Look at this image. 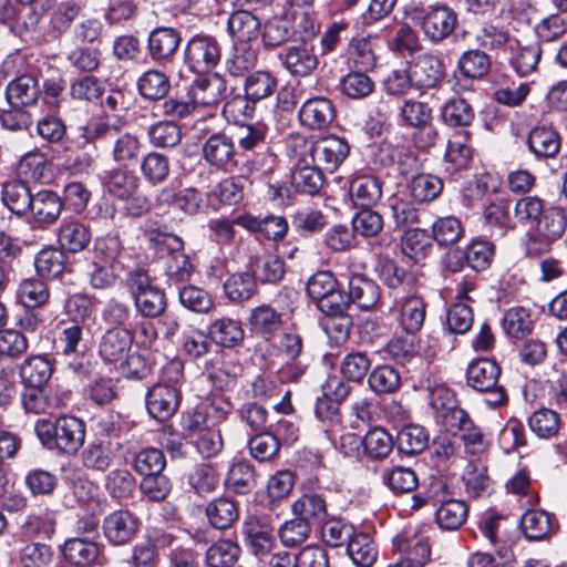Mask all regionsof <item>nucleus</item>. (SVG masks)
Listing matches in <instances>:
<instances>
[{"instance_id":"nucleus-49","label":"nucleus","mask_w":567,"mask_h":567,"mask_svg":"<svg viewBox=\"0 0 567 567\" xmlns=\"http://www.w3.org/2000/svg\"><path fill=\"white\" fill-rule=\"evenodd\" d=\"M80 458L85 468L105 472L112 464L113 453L110 444L102 441H93L82 450Z\"/></svg>"},{"instance_id":"nucleus-57","label":"nucleus","mask_w":567,"mask_h":567,"mask_svg":"<svg viewBox=\"0 0 567 567\" xmlns=\"http://www.w3.org/2000/svg\"><path fill=\"white\" fill-rule=\"evenodd\" d=\"M347 550L353 563L360 567H370L377 559V549L369 535L355 533L347 544Z\"/></svg>"},{"instance_id":"nucleus-3","label":"nucleus","mask_w":567,"mask_h":567,"mask_svg":"<svg viewBox=\"0 0 567 567\" xmlns=\"http://www.w3.org/2000/svg\"><path fill=\"white\" fill-rule=\"evenodd\" d=\"M481 535L495 547L499 563L487 553H475L468 559V567H498L511 565L515 555L513 545L516 542L515 533H511L506 526V520L499 515H491L480 523Z\"/></svg>"},{"instance_id":"nucleus-19","label":"nucleus","mask_w":567,"mask_h":567,"mask_svg":"<svg viewBox=\"0 0 567 567\" xmlns=\"http://www.w3.org/2000/svg\"><path fill=\"white\" fill-rule=\"evenodd\" d=\"M526 145L536 159L555 158L561 147V137L550 126H535L527 135Z\"/></svg>"},{"instance_id":"nucleus-34","label":"nucleus","mask_w":567,"mask_h":567,"mask_svg":"<svg viewBox=\"0 0 567 567\" xmlns=\"http://www.w3.org/2000/svg\"><path fill=\"white\" fill-rule=\"evenodd\" d=\"M102 181L107 193L118 199H128L138 187L137 177L132 172L123 168L105 172Z\"/></svg>"},{"instance_id":"nucleus-35","label":"nucleus","mask_w":567,"mask_h":567,"mask_svg":"<svg viewBox=\"0 0 567 567\" xmlns=\"http://www.w3.org/2000/svg\"><path fill=\"white\" fill-rule=\"evenodd\" d=\"M348 292L351 303L359 309L369 310L380 298V288L373 281L362 276H352L348 281Z\"/></svg>"},{"instance_id":"nucleus-46","label":"nucleus","mask_w":567,"mask_h":567,"mask_svg":"<svg viewBox=\"0 0 567 567\" xmlns=\"http://www.w3.org/2000/svg\"><path fill=\"white\" fill-rule=\"evenodd\" d=\"M1 198L3 204L14 214L22 215L29 210L32 205L33 196L28 186L20 181L6 183L2 189Z\"/></svg>"},{"instance_id":"nucleus-55","label":"nucleus","mask_w":567,"mask_h":567,"mask_svg":"<svg viewBox=\"0 0 567 567\" xmlns=\"http://www.w3.org/2000/svg\"><path fill=\"white\" fill-rule=\"evenodd\" d=\"M169 159L164 154L151 152L141 162V173L144 179L157 185L166 181L169 174Z\"/></svg>"},{"instance_id":"nucleus-13","label":"nucleus","mask_w":567,"mask_h":567,"mask_svg":"<svg viewBox=\"0 0 567 567\" xmlns=\"http://www.w3.org/2000/svg\"><path fill=\"white\" fill-rule=\"evenodd\" d=\"M409 71L413 86L417 89L436 87L445 76L443 62L430 53L417 55L409 65Z\"/></svg>"},{"instance_id":"nucleus-9","label":"nucleus","mask_w":567,"mask_h":567,"mask_svg":"<svg viewBox=\"0 0 567 567\" xmlns=\"http://www.w3.org/2000/svg\"><path fill=\"white\" fill-rule=\"evenodd\" d=\"M221 47L216 38L196 34L190 38L184 51L186 65L195 73L202 74L213 70L220 61Z\"/></svg>"},{"instance_id":"nucleus-58","label":"nucleus","mask_w":567,"mask_h":567,"mask_svg":"<svg viewBox=\"0 0 567 567\" xmlns=\"http://www.w3.org/2000/svg\"><path fill=\"white\" fill-rule=\"evenodd\" d=\"M443 185V181L435 175L419 174L411 181V196L419 203L432 202L442 193Z\"/></svg>"},{"instance_id":"nucleus-50","label":"nucleus","mask_w":567,"mask_h":567,"mask_svg":"<svg viewBox=\"0 0 567 567\" xmlns=\"http://www.w3.org/2000/svg\"><path fill=\"white\" fill-rule=\"evenodd\" d=\"M396 443L401 453L416 454L427 446L429 433L421 425L410 424L399 431Z\"/></svg>"},{"instance_id":"nucleus-36","label":"nucleus","mask_w":567,"mask_h":567,"mask_svg":"<svg viewBox=\"0 0 567 567\" xmlns=\"http://www.w3.org/2000/svg\"><path fill=\"white\" fill-rule=\"evenodd\" d=\"M51 362L43 355L28 357L20 367V378L25 386H43L52 375Z\"/></svg>"},{"instance_id":"nucleus-29","label":"nucleus","mask_w":567,"mask_h":567,"mask_svg":"<svg viewBox=\"0 0 567 567\" xmlns=\"http://www.w3.org/2000/svg\"><path fill=\"white\" fill-rule=\"evenodd\" d=\"M349 192L355 206L368 208L381 198V182L372 175L354 176L350 183Z\"/></svg>"},{"instance_id":"nucleus-45","label":"nucleus","mask_w":567,"mask_h":567,"mask_svg":"<svg viewBox=\"0 0 567 567\" xmlns=\"http://www.w3.org/2000/svg\"><path fill=\"white\" fill-rule=\"evenodd\" d=\"M502 328L512 338H524L533 330V320L529 311L520 306L507 309L502 319Z\"/></svg>"},{"instance_id":"nucleus-43","label":"nucleus","mask_w":567,"mask_h":567,"mask_svg":"<svg viewBox=\"0 0 567 567\" xmlns=\"http://www.w3.org/2000/svg\"><path fill=\"white\" fill-rule=\"evenodd\" d=\"M425 313L426 303L421 297L405 298L400 306V322L405 332H417L423 326Z\"/></svg>"},{"instance_id":"nucleus-14","label":"nucleus","mask_w":567,"mask_h":567,"mask_svg":"<svg viewBox=\"0 0 567 567\" xmlns=\"http://www.w3.org/2000/svg\"><path fill=\"white\" fill-rule=\"evenodd\" d=\"M145 401L148 414L163 422L177 411L178 391L174 385L157 383L147 391Z\"/></svg>"},{"instance_id":"nucleus-47","label":"nucleus","mask_w":567,"mask_h":567,"mask_svg":"<svg viewBox=\"0 0 567 567\" xmlns=\"http://www.w3.org/2000/svg\"><path fill=\"white\" fill-rule=\"evenodd\" d=\"M137 89L141 95L148 100H161L169 92L168 76L159 70H148L137 80Z\"/></svg>"},{"instance_id":"nucleus-24","label":"nucleus","mask_w":567,"mask_h":567,"mask_svg":"<svg viewBox=\"0 0 567 567\" xmlns=\"http://www.w3.org/2000/svg\"><path fill=\"white\" fill-rule=\"evenodd\" d=\"M248 268L255 280L262 284H277L285 275L282 259L272 252L250 256Z\"/></svg>"},{"instance_id":"nucleus-2","label":"nucleus","mask_w":567,"mask_h":567,"mask_svg":"<svg viewBox=\"0 0 567 567\" xmlns=\"http://www.w3.org/2000/svg\"><path fill=\"white\" fill-rule=\"evenodd\" d=\"M349 153L348 142L337 135L300 138L293 146V154L299 155L303 164H315V167L329 174L340 167Z\"/></svg>"},{"instance_id":"nucleus-60","label":"nucleus","mask_w":567,"mask_h":567,"mask_svg":"<svg viewBox=\"0 0 567 567\" xmlns=\"http://www.w3.org/2000/svg\"><path fill=\"white\" fill-rule=\"evenodd\" d=\"M49 296L47 285L37 278L22 280L17 290L19 302L27 308H37L44 305Z\"/></svg>"},{"instance_id":"nucleus-32","label":"nucleus","mask_w":567,"mask_h":567,"mask_svg":"<svg viewBox=\"0 0 567 567\" xmlns=\"http://www.w3.org/2000/svg\"><path fill=\"white\" fill-rule=\"evenodd\" d=\"M509 50V63L518 75L526 76L536 70L542 56L539 42L522 44L515 39L514 49Z\"/></svg>"},{"instance_id":"nucleus-17","label":"nucleus","mask_w":567,"mask_h":567,"mask_svg":"<svg viewBox=\"0 0 567 567\" xmlns=\"http://www.w3.org/2000/svg\"><path fill=\"white\" fill-rule=\"evenodd\" d=\"M334 118V106L331 100L323 96L308 99L299 110L300 123L309 130H324Z\"/></svg>"},{"instance_id":"nucleus-12","label":"nucleus","mask_w":567,"mask_h":567,"mask_svg":"<svg viewBox=\"0 0 567 567\" xmlns=\"http://www.w3.org/2000/svg\"><path fill=\"white\" fill-rule=\"evenodd\" d=\"M202 156L209 167L229 172L237 163L235 142L224 133H215L204 142Z\"/></svg>"},{"instance_id":"nucleus-61","label":"nucleus","mask_w":567,"mask_h":567,"mask_svg":"<svg viewBox=\"0 0 567 567\" xmlns=\"http://www.w3.org/2000/svg\"><path fill=\"white\" fill-rule=\"evenodd\" d=\"M240 548L228 539H221L213 544L206 553V561L209 567H231L238 560Z\"/></svg>"},{"instance_id":"nucleus-51","label":"nucleus","mask_w":567,"mask_h":567,"mask_svg":"<svg viewBox=\"0 0 567 567\" xmlns=\"http://www.w3.org/2000/svg\"><path fill=\"white\" fill-rule=\"evenodd\" d=\"M251 329L262 336H272L282 326L281 313L268 305H262L251 311L249 319Z\"/></svg>"},{"instance_id":"nucleus-21","label":"nucleus","mask_w":567,"mask_h":567,"mask_svg":"<svg viewBox=\"0 0 567 567\" xmlns=\"http://www.w3.org/2000/svg\"><path fill=\"white\" fill-rule=\"evenodd\" d=\"M226 82L218 74L197 78L190 85L188 94L194 106H210L219 103L226 94Z\"/></svg>"},{"instance_id":"nucleus-54","label":"nucleus","mask_w":567,"mask_h":567,"mask_svg":"<svg viewBox=\"0 0 567 567\" xmlns=\"http://www.w3.org/2000/svg\"><path fill=\"white\" fill-rule=\"evenodd\" d=\"M112 157L120 166H128L137 161L141 142L131 133L118 134L113 138Z\"/></svg>"},{"instance_id":"nucleus-18","label":"nucleus","mask_w":567,"mask_h":567,"mask_svg":"<svg viewBox=\"0 0 567 567\" xmlns=\"http://www.w3.org/2000/svg\"><path fill=\"white\" fill-rule=\"evenodd\" d=\"M238 226L250 233H258L267 240L279 241L284 239L288 231V223L285 217L277 215H267L258 217L250 214H244L236 217Z\"/></svg>"},{"instance_id":"nucleus-40","label":"nucleus","mask_w":567,"mask_h":567,"mask_svg":"<svg viewBox=\"0 0 567 567\" xmlns=\"http://www.w3.org/2000/svg\"><path fill=\"white\" fill-rule=\"evenodd\" d=\"M432 247L431 237L425 229H408L401 239V250L403 255L415 262L426 258Z\"/></svg>"},{"instance_id":"nucleus-31","label":"nucleus","mask_w":567,"mask_h":567,"mask_svg":"<svg viewBox=\"0 0 567 567\" xmlns=\"http://www.w3.org/2000/svg\"><path fill=\"white\" fill-rule=\"evenodd\" d=\"M228 32L235 43H249L256 40L260 32V21L250 11L233 12L227 21Z\"/></svg>"},{"instance_id":"nucleus-39","label":"nucleus","mask_w":567,"mask_h":567,"mask_svg":"<svg viewBox=\"0 0 567 567\" xmlns=\"http://www.w3.org/2000/svg\"><path fill=\"white\" fill-rule=\"evenodd\" d=\"M278 81L268 71H256L245 80L244 91L247 101L256 103L270 97L277 90Z\"/></svg>"},{"instance_id":"nucleus-1","label":"nucleus","mask_w":567,"mask_h":567,"mask_svg":"<svg viewBox=\"0 0 567 567\" xmlns=\"http://www.w3.org/2000/svg\"><path fill=\"white\" fill-rule=\"evenodd\" d=\"M34 432L41 444L60 454L74 455L85 441L84 422L72 415H62L54 420L39 419Z\"/></svg>"},{"instance_id":"nucleus-25","label":"nucleus","mask_w":567,"mask_h":567,"mask_svg":"<svg viewBox=\"0 0 567 567\" xmlns=\"http://www.w3.org/2000/svg\"><path fill=\"white\" fill-rule=\"evenodd\" d=\"M63 209V202L53 190H41L33 195L29 210L41 226L54 224Z\"/></svg>"},{"instance_id":"nucleus-48","label":"nucleus","mask_w":567,"mask_h":567,"mask_svg":"<svg viewBox=\"0 0 567 567\" xmlns=\"http://www.w3.org/2000/svg\"><path fill=\"white\" fill-rule=\"evenodd\" d=\"M442 121L452 127L468 126L475 118L471 104L462 99H450L441 109Z\"/></svg>"},{"instance_id":"nucleus-11","label":"nucleus","mask_w":567,"mask_h":567,"mask_svg":"<svg viewBox=\"0 0 567 567\" xmlns=\"http://www.w3.org/2000/svg\"><path fill=\"white\" fill-rule=\"evenodd\" d=\"M56 353L68 359L69 368L75 373L85 370V349L83 341V326L79 322L62 329L55 340Z\"/></svg>"},{"instance_id":"nucleus-33","label":"nucleus","mask_w":567,"mask_h":567,"mask_svg":"<svg viewBox=\"0 0 567 567\" xmlns=\"http://www.w3.org/2000/svg\"><path fill=\"white\" fill-rule=\"evenodd\" d=\"M62 554L69 564L85 567L96 561L100 548L94 542L75 537L64 543Z\"/></svg>"},{"instance_id":"nucleus-16","label":"nucleus","mask_w":567,"mask_h":567,"mask_svg":"<svg viewBox=\"0 0 567 567\" xmlns=\"http://www.w3.org/2000/svg\"><path fill=\"white\" fill-rule=\"evenodd\" d=\"M138 529V519L130 511H114L103 522V532L106 539L115 545L128 543Z\"/></svg>"},{"instance_id":"nucleus-53","label":"nucleus","mask_w":567,"mask_h":567,"mask_svg":"<svg viewBox=\"0 0 567 567\" xmlns=\"http://www.w3.org/2000/svg\"><path fill=\"white\" fill-rule=\"evenodd\" d=\"M457 66L463 76L482 79L491 69V58L484 51L468 50L460 56Z\"/></svg>"},{"instance_id":"nucleus-41","label":"nucleus","mask_w":567,"mask_h":567,"mask_svg":"<svg viewBox=\"0 0 567 567\" xmlns=\"http://www.w3.org/2000/svg\"><path fill=\"white\" fill-rule=\"evenodd\" d=\"M171 540L169 535L162 534L136 544L132 555L133 567H156L159 561L158 547L169 545Z\"/></svg>"},{"instance_id":"nucleus-30","label":"nucleus","mask_w":567,"mask_h":567,"mask_svg":"<svg viewBox=\"0 0 567 567\" xmlns=\"http://www.w3.org/2000/svg\"><path fill=\"white\" fill-rule=\"evenodd\" d=\"M291 511L308 525L320 524L328 515L324 497L316 493H307L291 504Z\"/></svg>"},{"instance_id":"nucleus-15","label":"nucleus","mask_w":567,"mask_h":567,"mask_svg":"<svg viewBox=\"0 0 567 567\" xmlns=\"http://www.w3.org/2000/svg\"><path fill=\"white\" fill-rule=\"evenodd\" d=\"M132 342L133 336L127 329H110L100 341L99 353L105 362L117 368L131 353Z\"/></svg>"},{"instance_id":"nucleus-37","label":"nucleus","mask_w":567,"mask_h":567,"mask_svg":"<svg viewBox=\"0 0 567 567\" xmlns=\"http://www.w3.org/2000/svg\"><path fill=\"white\" fill-rule=\"evenodd\" d=\"M209 524L216 529H227L238 519L237 504L228 497H218L206 506Z\"/></svg>"},{"instance_id":"nucleus-23","label":"nucleus","mask_w":567,"mask_h":567,"mask_svg":"<svg viewBox=\"0 0 567 567\" xmlns=\"http://www.w3.org/2000/svg\"><path fill=\"white\" fill-rule=\"evenodd\" d=\"M181 43L179 33L173 28H156L148 37V53L153 61L166 63L172 61Z\"/></svg>"},{"instance_id":"nucleus-44","label":"nucleus","mask_w":567,"mask_h":567,"mask_svg":"<svg viewBox=\"0 0 567 567\" xmlns=\"http://www.w3.org/2000/svg\"><path fill=\"white\" fill-rule=\"evenodd\" d=\"M209 334L217 344L233 348L244 340L245 332L239 321L223 318L212 323Z\"/></svg>"},{"instance_id":"nucleus-26","label":"nucleus","mask_w":567,"mask_h":567,"mask_svg":"<svg viewBox=\"0 0 567 567\" xmlns=\"http://www.w3.org/2000/svg\"><path fill=\"white\" fill-rule=\"evenodd\" d=\"M91 238L90 227L79 220L64 219L60 225L58 241L63 250L80 252L89 246Z\"/></svg>"},{"instance_id":"nucleus-28","label":"nucleus","mask_w":567,"mask_h":567,"mask_svg":"<svg viewBox=\"0 0 567 567\" xmlns=\"http://www.w3.org/2000/svg\"><path fill=\"white\" fill-rule=\"evenodd\" d=\"M295 165L291 172V184L297 192L313 195L323 184V171L315 164H303L299 155L293 154Z\"/></svg>"},{"instance_id":"nucleus-6","label":"nucleus","mask_w":567,"mask_h":567,"mask_svg":"<svg viewBox=\"0 0 567 567\" xmlns=\"http://www.w3.org/2000/svg\"><path fill=\"white\" fill-rule=\"evenodd\" d=\"M126 285L135 308L142 317L157 318L164 313L166 309L165 293L153 284L145 270L140 268L132 270L127 276Z\"/></svg>"},{"instance_id":"nucleus-7","label":"nucleus","mask_w":567,"mask_h":567,"mask_svg":"<svg viewBox=\"0 0 567 567\" xmlns=\"http://www.w3.org/2000/svg\"><path fill=\"white\" fill-rule=\"evenodd\" d=\"M408 16L433 43L446 39L457 24V14L443 4L415 7L408 12Z\"/></svg>"},{"instance_id":"nucleus-59","label":"nucleus","mask_w":567,"mask_h":567,"mask_svg":"<svg viewBox=\"0 0 567 567\" xmlns=\"http://www.w3.org/2000/svg\"><path fill=\"white\" fill-rule=\"evenodd\" d=\"M462 223L455 216L437 218L432 225V239L440 246H450L457 243L463 236Z\"/></svg>"},{"instance_id":"nucleus-8","label":"nucleus","mask_w":567,"mask_h":567,"mask_svg":"<svg viewBox=\"0 0 567 567\" xmlns=\"http://www.w3.org/2000/svg\"><path fill=\"white\" fill-rule=\"evenodd\" d=\"M501 368L489 359L472 362L466 371L467 383L478 392L487 393L486 403L498 406L507 401L505 389L498 384Z\"/></svg>"},{"instance_id":"nucleus-63","label":"nucleus","mask_w":567,"mask_h":567,"mask_svg":"<svg viewBox=\"0 0 567 567\" xmlns=\"http://www.w3.org/2000/svg\"><path fill=\"white\" fill-rule=\"evenodd\" d=\"M136 481L126 468L112 470L105 476V488L113 498L123 499L130 497L135 491Z\"/></svg>"},{"instance_id":"nucleus-27","label":"nucleus","mask_w":567,"mask_h":567,"mask_svg":"<svg viewBox=\"0 0 567 567\" xmlns=\"http://www.w3.org/2000/svg\"><path fill=\"white\" fill-rule=\"evenodd\" d=\"M471 134L468 131L454 133L447 142L445 151V162L449 164L447 169L457 172L470 166L473 159V148L470 144Z\"/></svg>"},{"instance_id":"nucleus-38","label":"nucleus","mask_w":567,"mask_h":567,"mask_svg":"<svg viewBox=\"0 0 567 567\" xmlns=\"http://www.w3.org/2000/svg\"><path fill=\"white\" fill-rule=\"evenodd\" d=\"M166 240L171 249L166 268L167 276L176 281H185L190 277L193 266L188 256L184 252V243L177 236H169Z\"/></svg>"},{"instance_id":"nucleus-56","label":"nucleus","mask_w":567,"mask_h":567,"mask_svg":"<svg viewBox=\"0 0 567 567\" xmlns=\"http://www.w3.org/2000/svg\"><path fill=\"white\" fill-rule=\"evenodd\" d=\"M225 484L237 494H247L256 485L254 466L246 462L235 463L228 471Z\"/></svg>"},{"instance_id":"nucleus-22","label":"nucleus","mask_w":567,"mask_h":567,"mask_svg":"<svg viewBox=\"0 0 567 567\" xmlns=\"http://www.w3.org/2000/svg\"><path fill=\"white\" fill-rule=\"evenodd\" d=\"M41 94L37 79L24 74L10 81L6 89V97L11 107L25 109L34 105Z\"/></svg>"},{"instance_id":"nucleus-64","label":"nucleus","mask_w":567,"mask_h":567,"mask_svg":"<svg viewBox=\"0 0 567 567\" xmlns=\"http://www.w3.org/2000/svg\"><path fill=\"white\" fill-rule=\"evenodd\" d=\"M368 382L370 389L377 394H388L400 388L401 377L394 368L379 365L371 371Z\"/></svg>"},{"instance_id":"nucleus-62","label":"nucleus","mask_w":567,"mask_h":567,"mask_svg":"<svg viewBox=\"0 0 567 567\" xmlns=\"http://www.w3.org/2000/svg\"><path fill=\"white\" fill-rule=\"evenodd\" d=\"M520 526L528 539L539 540L551 530V520L545 511H527L520 518Z\"/></svg>"},{"instance_id":"nucleus-20","label":"nucleus","mask_w":567,"mask_h":567,"mask_svg":"<svg viewBox=\"0 0 567 567\" xmlns=\"http://www.w3.org/2000/svg\"><path fill=\"white\" fill-rule=\"evenodd\" d=\"M285 69L293 76H308L318 66V56L306 43L290 45L279 54Z\"/></svg>"},{"instance_id":"nucleus-42","label":"nucleus","mask_w":567,"mask_h":567,"mask_svg":"<svg viewBox=\"0 0 567 567\" xmlns=\"http://www.w3.org/2000/svg\"><path fill=\"white\" fill-rule=\"evenodd\" d=\"M467 513L468 509L464 502L446 499L435 511V522L442 529L456 530L465 522Z\"/></svg>"},{"instance_id":"nucleus-52","label":"nucleus","mask_w":567,"mask_h":567,"mask_svg":"<svg viewBox=\"0 0 567 567\" xmlns=\"http://www.w3.org/2000/svg\"><path fill=\"white\" fill-rule=\"evenodd\" d=\"M475 41L478 47L489 51H498L505 47L514 49L515 39L497 25L484 24L475 32Z\"/></svg>"},{"instance_id":"nucleus-5","label":"nucleus","mask_w":567,"mask_h":567,"mask_svg":"<svg viewBox=\"0 0 567 567\" xmlns=\"http://www.w3.org/2000/svg\"><path fill=\"white\" fill-rule=\"evenodd\" d=\"M429 530L427 525H408L399 533L393 547L405 557L388 567H424L431 556Z\"/></svg>"},{"instance_id":"nucleus-10","label":"nucleus","mask_w":567,"mask_h":567,"mask_svg":"<svg viewBox=\"0 0 567 567\" xmlns=\"http://www.w3.org/2000/svg\"><path fill=\"white\" fill-rule=\"evenodd\" d=\"M282 16L290 24L293 39L306 42L319 31V24L313 17V0H286Z\"/></svg>"},{"instance_id":"nucleus-4","label":"nucleus","mask_w":567,"mask_h":567,"mask_svg":"<svg viewBox=\"0 0 567 567\" xmlns=\"http://www.w3.org/2000/svg\"><path fill=\"white\" fill-rule=\"evenodd\" d=\"M567 227V215L558 207L544 210L539 219L525 234V251L529 257H539L550 250Z\"/></svg>"}]
</instances>
